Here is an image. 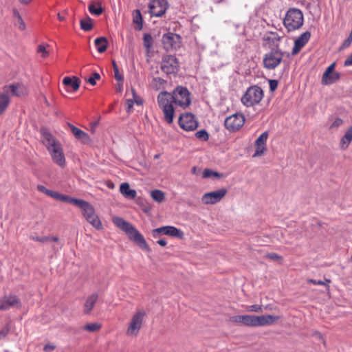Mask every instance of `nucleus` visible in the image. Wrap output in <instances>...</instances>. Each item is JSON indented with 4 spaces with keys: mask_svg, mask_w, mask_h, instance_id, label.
<instances>
[{
    "mask_svg": "<svg viewBox=\"0 0 352 352\" xmlns=\"http://www.w3.org/2000/svg\"><path fill=\"white\" fill-rule=\"evenodd\" d=\"M159 107L164 113V119L168 124L173 122L175 110L173 102L184 109L188 107L191 102L190 94L186 87H177L170 94L167 91H162L157 96Z\"/></svg>",
    "mask_w": 352,
    "mask_h": 352,
    "instance_id": "obj_1",
    "label": "nucleus"
},
{
    "mask_svg": "<svg viewBox=\"0 0 352 352\" xmlns=\"http://www.w3.org/2000/svg\"><path fill=\"white\" fill-rule=\"evenodd\" d=\"M41 138L53 161L60 167H64L65 158L60 142L45 129L41 130Z\"/></svg>",
    "mask_w": 352,
    "mask_h": 352,
    "instance_id": "obj_2",
    "label": "nucleus"
},
{
    "mask_svg": "<svg viewBox=\"0 0 352 352\" xmlns=\"http://www.w3.org/2000/svg\"><path fill=\"white\" fill-rule=\"evenodd\" d=\"M113 222L117 227L124 231L128 234L129 239L135 242L140 248L150 252L151 249L143 235L130 223L119 217H114Z\"/></svg>",
    "mask_w": 352,
    "mask_h": 352,
    "instance_id": "obj_3",
    "label": "nucleus"
},
{
    "mask_svg": "<svg viewBox=\"0 0 352 352\" xmlns=\"http://www.w3.org/2000/svg\"><path fill=\"white\" fill-rule=\"evenodd\" d=\"M303 14L300 10L289 8L285 14L283 24L291 32L299 29L303 25Z\"/></svg>",
    "mask_w": 352,
    "mask_h": 352,
    "instance_id": "obj_4",
    "label": "nucleus"
},
{
    "mask_svg": "<svg viewBox=\"0 0 352 352\" xmlns=\"http://www.w3.org/2000/svg\"><path fill=\"white\" fill-rule=\"evenodd\" d=\"M263 98V89L254 85L248 87L241 98V102L247 107L258 104Z\"/></svg>",
    "mask_w": 352,
    "mask_h": 352,
    "instance_id": "obj_5",
    "label": "nucleus"
},
{
    "mask_svg": "<svg viewBox=\"0 0 352 352\" xmlns=\"http://www.w3.org/2000/svg\"><path fill=\"white\" fill-rule=\"evenodd\" d=\"M285 53L279 48L272 49L264 55L263 63L267 69H274L282 63Z\"/></svg>",
    "mask_w": 352,
    "mask_h": 352,
    "instance_id": "obj_6",
    "label": "nucleus"
},
{
    "mask_svg": "<svg viewBox=\"0 0 352 352\" xmlns=\"http://www.w3.org/2000/svg\"><path fill=\"white\" fill-rule=\"evenodd\" d=\"M146 316V312L144 310H138L132 316L129 322V327L126 329V335L129 336H136L143 323L144 318Z\"/></svg>",
    "mask_w": 352,
    "mask_h": 352,
    "instance_id": "obj_7",
    "label": "nucleus"
},
{
    "mask_svg": "<svg viewBox=\"0 0 352 352\" xmlns=\"http://www.w3.org/2000/svg\"><path fill=\"white\" fill-rule=\"evenodd\" d=\"M179 69L178 59L173 55H165L163 56L161 63V69L167 75L175 74Z\"/></svg>",
    "mask_w": 352,
    "mask_h": 352,
    "instance_id": "obj_8",
    "label": "nucleus"
},
{
    "mask_svg": "<svg viewBox=\"0 0 352 352\" xmlns=\"http://www.w3.org/2000/svg\"><path fill=\"white\" fill-rule=\"evenodd\" d=\"M148 7L152 16L161 17L166 13L168 3L167 0H150Z\"/></svg>",
    "mask_w": 352,
    "mask_h": 352,
    "instance_id": "obj_9",
    "label": "nucleus"
},
{
    "mask_svg": "<svg viewBox=\"0 0 352 352\" xmlns=\"http://www.w3.org/2000/svg\"><path fill=\"white\" fill-rule=\"evenodd\" d=\"M21 306V302L16 295L8 294L0 298V311H8L13 308L20 309Z\"/></svg>",
    "mask_w": 352,
    "mask_h": 352,
    "instance_id": "obj_10",
    "label": "nucleus"
},
{
    "mask_svg": "<svg viewBox=\"0 0 352 352\" xmlns=\"http://www.w3.org/2000/svg\"><path fill=\"white\" fill-rule=\"evenodd\" d=\"M245 123V118L242 113H236L228 117L224 122L225 127L230 131H236L241 129Z\"/></svg>",
    "mask_w": 352,
    "mask_h": 352,
    "instance_id": "obj_11",
    "label": "nucleus"
},
{
    "mask_svg": "<svg viewBox=\"0 0 352 352\" xmlns=\"http://www.w3.org/2000/svg\"><path fill=\"white\" fill-rule=\"evenodd\" d=\"M179 125L185 131H194L198 127V121L193 114L186 113L179 116Z\"/></svg>",
    "mask_w": 352,
    "mask_h": 352,
    "instance_id": "obj_12",
    "label": "nucleus"
},
{
    "mask_svg": "<svg viewBox=\"0 0 352 352\" xmlns=\"http://www.w3.org/2000/svg\"><path fill=\"white\" fill-rule=\"evenodd\" d=\"M160 234H163L169 236L183 239L184 232L180 229L172 226H166L153 230V236L156 238Z\"/></svg>",
    "mask_w": 352,
    "mask_h": 352,
    "instance_id": "obj_13",
    "label": "nucleus"
},
{
    "mask_svg": "<svg viewBox=\"0 0 352 352\" xmlns=\"http://www.w3.org/2000/svg\"><path fill=\"white\" fill-rule=\"evenodd\" d=\"M227 190L226 188H221L215 191L205 193L201 198L203 204H215L219 202L226 195Z\"/></svg>",
    "mask_w": 352,
    "mask_h": 352,
    "instance_id": "obj_14",
    "label": "nucleus"
},
{
    "mask_svg": "<svg viewBox=\"0 0 352 352\" xmlns=\"http://www.w3.org/2000/svg\"><path fill=\"white\" fill-rule=\"evenodd\" d=\"M335 66L336 63H333L326 69L321 80L322 85H331L340 79V74L338 72H334Z\"/></svg>",
    "mask_w": 352,
    "mask_h": 352,
    "instance_id": "obj_15",
    "label": "nucleus"
},
{
    "mask_svg": "<svg viewBox=\"0 0 352 352\" xmlns=\"http://www.w3.org/2000/svg\"><path fill=\"white\" fill-rule=\"evenodd\" d=\"M179 41L180 36L172 32L164 34L162 38V44L167 50L177 47Z\"/></svg>",
    "mask_w": 352,
    "mask_h": 352,
    "instance_id": "obj_16",
    "label": "nucleus"
},
{
    "mask_svg": "<svg viewBox=\"0 0 352 352\" xmlns=\"http://www.w3.org/2000/svg\"><path fill=\"white\" fill-rule=\"evenodd\" d=\"M268 136V132L265 131L256 140L254 143L255 153L253 155V157L261 156L264 154L266 151V142Z\"/></svg>",
    "mask_w": 352,
    "mask_h": 352,
    "instance_id": "obj_17",
    "label": "nucleus"
},
{
    "mask_svg": "<svg viewBox=\"0 0 352 352\" xmlns=\"http://www.w3.org/2000/svg\"><path fill=\"white\" fill-rule=\"evenodd\" d=\"M281 38L282 37L277 32H267L263 38L265 42L264 45H267L271 50L278 48Z\"/></svg>",
    "mask_w": 352,
    "mask_h": 352,
    "instance_id": "obj_18",
    "label": "nucleus"
},
{
    "mask_svg": "<svg viewBox=\"0 0 352 352\" xmlns=\"http://www.w3.org/2000/svg\"><path fill=\"white\" fill-rule=\"evenodd\" d=\"M311 37V33L308 31L303 32L294 42V46L292 49V54H297L300 50L306 45Z\"/></svg>",
    "mask_w": 352,
    "mask_h": 352,
    "instance_id": "obj_19",
    "label": "nucleus"
},
{
    "mask_svg": "<svg viewBox=\"0 0 352 352\" xmlns=\"http://www.w3.org/2000/svg\"><path fill=\"white\" fill-rule=\"evenodd\" d=\"M280 316L272 315L256 316V327H263L272 324L278 320Z\"/></svg>",
    "mask_w": 352,
    "mask_h": 352,
    "instance_id": "obj_20",
    "label": "nucleus"
},
{
    "mask_svg": "<svg viewBox=\"0 0 352 352\" xmlns=\"http://www.w3.org/2000/svg\"><path fill=\"white\" fill-rule=\"evenodd\" d=\"M98 300V294L93 293L89 295L85 300L83 305V313L85 314H89L93 310L96 302Z\"/></svg>",
    "mask_w": 352,
    "mask_h": 352,
    "instance_id": "obj_21",
    "label": "nucleus"
},
{
    "mask_svg": "<svg viewBox=\"0 0 352 352\" xmlns=\"http://www.w3.org/2000/svg\"><path fill=\"white\" fill-rule=\"evenodd\" d=\"M69 126L70 127L71 131L76 137V138L79 140L82 143L89 144L91 142V138L87 133L84 132L81 129L76 127L72 124H69Z\"/></svg>",
    "mask_w": 352,
    "mask_h": 352,
    "instance_id": "obj_22",
    "label": "nucleus"
},
{
    "mask_svg": "<svg viewBox=\"0 0 352 352\" xmlns=\"http://www.w3.org/2000/svg\"><path fill=\"white\" fill-rule=\"evenodd\" d=\"M10 102L7 87H4L3 92L0 93V116L3 114L7 109Z\"/></svg>",
    "mask_w": 352,
    "mask_h": 352,
    "instance_id": "obj_23",
    "label": "nucleus"
},
{
    "mask_svg": "<svg viewBox=\"0 0 352 352\" xmlns=\"http://www.w3.org/2000/svg\"><path fill=\"white\" fill-rule=\"evenodd\" d=\"M10 89L12 95L21 97L27 95L28 91L25 86L21 84H12L7 87V89Z\"/></svg>",
    "mask_w": 352,
    "mask_h": 352,
    "instance_id": "obj_24",
    "label": "nucleus"
},
{
    "mask_svg": "<svg viewBox=\"0 0 352 352\" xmlns=\"http://www.w3.org/2000/svg\"><path fill=\"white\" fill-rule=\"evenodd\" d=\"M352 141V126L346 131L344 136L341 138L340 147L342 150L346 149Z\"/></svg>",
    "mask_w": 352,
    "mask_h": 352,
    "instance_id": "obj_25",
    "label": "nucleus"
},
{
    "mask_svg": "<svg viewBox=\"0 0 352 352\" xmlns=\"http://www.w3.org/2000/svg\"><path fill=\"white\" fill-rule=\"evenodd\" d=\"M63 83L67 87H71L72 90L76 91L80 87V80L76 76H66L63 78Z\"/></svg>",
    "mask_w": 352,
    "mask_h": 352,
    "instance_id": "obj_26",
    "label": "nucleus"
},
{
    "mask_svg": "<svg viewBox=\"0 0 352 352\" xmlns=\"http://www.w3.org/2000/svg\"><path fill=\"white\" fill-rule=\"evenodd\" d=\"M120 191L127 199H134L137 195L136 191L131 189L128 183H122L120 185Z\"/></svg>",
    "mask_w": 352,
    "mask_h": 352,
    "instance_id": "obj_27",
    "label": "nucleus"
},
{
    "mask_svg": "<svg viewBox=\"0 0 352 352\" xmlns=\"http://www.w3.org/2000/svg\"><path fill=\"white\" fill-rule=\"evenodd\" d=\"M94 43L99 53H103L106 51L108 44L106 37L101 36L96 38Z\"/></svg>",
    "mask_w": 352,
    "mask_h": 352,
    "instance_id": "obj_28",
    "label": "nucleus"
},
{
    "mask_svg": "<svg viewBox=\"0 0 352 352\" xmlns=\"http://www.w3.org/2000/svg\"><path fill=\"white\" fill-rule=\"evenodd\" d=\"M80 26L82 30L89 32L93 28V20L89 16L85 19H81L80 21Z\"/></svg>",
    "mask_w": 352,
    "mask_h": 352,
    "instance_id": "obj_29",
    "label": "nucleus"
},
{
    "mask_svg": "<svg viewBox=\"0 0 352 352\" xmlns=\"http://www.w3.org/2000/svg\"><path fill=\"white\" fill-rule=\"evenodd\" d=\"M153 38L152 36L148 33L144 34L143 36V44L147 52H149L151 51L153 46Z\"/></svg>",
    "mask_w": 352,
    "mask_h": 352,
    "instance_id": "obj_30",
    "label": "nucleus"
},
{
    "mask_svg": "<svg viewBox=\"0 0 352 352\" xmlns=\"http://www.w3.org/2000/svg\"><path fill=\"white\" fill-rule=\"evenodd\" d=\"M87 221L97 230H101L102 228V223L96 213L87 219Z\"/></svg>",
    "mask_w": 352,
    "mask_h": 352,
    "instance_id": "obj_31",
    "label": "nucleus"
},
{
    "mask_svg": "<svg viewBox=\"0 0 352 352\" xmlns=\"http://www.w3.org/2000/svg\"><path fill=\"white\" fill-rule=\"evenodd\" d=\"M152 199L157 202L162 203L164 200V193L160 190H154L151 192Z\"/></svg>",
    "mask_w": 352,
    "mask_h": 352,
    "instance_id": "obj_32",
    "label": "nucleus"
},
{
    "mask_svg": "<svg viewBox=\"0 0 352 352\" xmlns=\"http://www.w3.org/2000/svg\"><path fill=\"white\" fill-rule=\"evenodd\" d=\"M166 80L164 79L157 77L154 78L151 82V87L155 90H160L164 87Z\"/></svg>",
    "mask_w": 352,
    "mask_h": 352,
    "instance_id": "obj_33",
    "label": "nucleus"
},
{
    "mask_svg": "<svg viewBox=\"0 0 352 352\" xmlns=\"http://www.w3.org/2000/svg\"><path fill=\"white\" fill-rule=\"evenodd\" d=\"M243 324L248 327H256V316L243 315Z\"/></svg>",
    "mask_w": 352,
    "mask_h": 352,
    "instance_id": "obj_34",
    "label": "nucleus"
},
{
    "mask_svg": "<svg viewBox=\"0 0 352 352\" xmlns=\"http://www.w3.org/2000/svg\"><path fill=\"white\" fill-rule=\"evenodd\" d=\"M133 23L139 25L138 30L142 28V16L139 10H135L133 11Z\"/></svg>",
    "mask_w": 352,
    "mask_h": 352,
    "instance_id": "obj_35",
    "label": "nucleus"
},
{
    "mask_svg": "<svg viewBox=\"0 0 352 352\" xmlns=\"http://www.w3.org/2000/svg\"><path fill=\"white\" fill-rule=\"evenodd\" d=\"M98 8H96L94 3H91L89 6L88 10L91 14L96 15V16H98L102 14L103 10L101 7L100 3H98Z\"/></svg>",
    "mask_w": 352,
    "mask_h": 352,
    "instance_id": "obj_36",
    "label": "nucleus"
},
{
    "mask_svg": "<svg viewBox=\"0 0 352 352\" xmlns=\"http://www.w3.org/2000/svg\"><path fill=\"white\" fill-rule=\"evenodd\" d=\"M101 328V324L99 323H90L83 326L82 329L89 332H95Z\"/></svg>",
    "mask_w": 352,
    "mask_h": 352,
    "instance_id": "obj_37",
    "label": "nucleus"
},
{
    "mask_svg": "<svg viewBox=\"0 0 352 352\" xmlns=\"http://www.w3.org/2000/svg\"><path fill=\"white\" fill-rule=\"evenodd\" d=\"M36 188L39 192H43L45 195L54 199L56 191L49 190L47 188H45L44 186L41 185V184L37 185Z\"/></svg>",
    "mask_w": 352,
    "mask_h": 352,
    "instance_id": "obj_38",
    "label": "nucleus"
},
{
    "mask_svg": "<svg viewBox=\"0 0 352 352\" xmlns=\"http://www.w3.org/2000/svg\"><path fill=\"white\" fill-rule=\"evenodd\" d=\"M36 188L39 192H43L45 195L54 199L56 191L49 190L47 188H45L44 186L41 185V184L37 185Z\"/></svg>",
    "mask_w": 352,
    "mask_h": 352,
    "instance_id": "obj_39",
    "label": "nucleus"
},
{
    "mask_svg": "<svg viewBox=\"0 0 352 352\" xmlns=\"http://www.w3.org/2000/svg\"><path fill=\"white\" fill-rule=\"evenodd\" d=\"M72 204L79 207L80 208H81L82 210L86 208L87 207L88 205H89L90 204L85 200H82V199H76V198H73V199L72 200Z\"/></svg>",
    "mask_w": 352,
    "mask_h": 352,
    "instance_id": "obj_40",
    "label": "nucleus"
},
{
    "mask_svg": "<svg viewBox=\"0 0 352 352\" xmlns=\"http://www.w3.org/2000/svg\"><path fill=\"white\" fill-rule=\"evenodd\" d=\"M112 65H113V72H114V77H115L116 80H118V82H122L123 75L120 73L118 67L115 60L112 61Z\"/></svg>",
    "mask_w": 352,
    "mask_h": 352,
    "instance_id": "obj_41",
    "label": "nucleus"
},
{
    "mask_svg": "<svg viewBox=\"0 0 352 352\" xmlns=\"http://www.w3.org/2000/svg\"><path fill=\"white\" fill-rule=\"evenodd\" d=\"M54 199L62 201L64 202H68L72 204V200L73 199L72 197H70L67 195L60 194L56 191L55 195L54 197Z\"/></svg>",
    "mask_w": 352,
    "mask_h": 352,
    "instance_id": "obj_42",
    "label": "nucleus"
},
{
    "mask_svg": "<svg viewBox=\"0 0 352 352\" xmlns=\"http://www.w3.org/2000/svg\"><path fill=\"white\" fill-rule=\"evenodd\" d=\"M94 214H96V212L91 204L88 205L87 207L83 210V216L86 220L90 218Z\"/></svg>",
    "mask_w": 352,
    "mask_h": 352,
    "instance_id": "obj_43",
    "label": "nucleus"
},
{
    "mask_svg": "<svg viewBox=\"0 0 352 352\" xmlns=\"http://www.w3.org/2000/svg\"><path fill=\"white\" fill-rule=\"evenodd\" d=\"M221 174L217 172L213 171L210 169H205L203 172V177L204 178H209L211 177H220Z\"/></svg>",
    "mask_w": 352,
    "mask_h": 352,
    "instance_id": "obj_44",
    "label": "nucleus"
},
{
    "mask_svg": "<svg viewBox=\"0 0 352 352\" xmlns=\"http://www.w3.org/2000/svg\"><path fill=\"white\" fill-rule=\"evenodd\" d=\"M99 79H100V75L98 72H94L90 77L86 78L85 80L94 86L96 84V80Z\"/></svg>",
    "mask_w": 352,
    "mask_h": 352,
    "instance_id": "obj_45",
    "label": "nucleus"
},
{
    "mask_svg": "<svg viewBox=\"0 0 352 352\" xmlns=\"http://www.w3.org/2000/svg\"><path fill=\"white\" fill-rule=\"evenodd\" d=\"M195 136L197 138L202 140L204 141H207L209 138V135L208 132L204 129L196 132Z\"/></svg>",
    "mask_w": 352,
    "mask_h": 352,
    "instance_id": "obj_46",
    "label": "nucleus"
},
{
    "mask_svg": "<svg viewBox=\"0 0 352 352\" xmlns=\"http://www.w3.org/2000/svg\"><path fill=\"white\" fill-rule=\"evenodd\" d=\"M30 239L34 241H38L41 243H47L50 241V237L46 236H38L36 235H31Z\"/></svg>",
    "mask_w": 352,
    "mask_h": 352,
    "instance_id": "obj_47",
    "label": "nucleus"
},
{
    "mask_svg": "<svg viewBox=\"0 0 352 352\" xmlns=\"http://www.w3.org/2000/svg\"><path fill=\"white\" fill-rule=\"evenodd\" d=\"M246 309L248 311L256 312V313L263 311V307L261 305H253L248 306Z\"/></svg>",
    "mask_w": 352,
    "mask_h": 352,
    "instance_id": "obj_48",
    "label": "nucleus"
},
{
    "mask_svg": "<svg viewBox=\"0 0 352 352\" xmlns=\"http://www.w3.org/2000/svg\"><path fill=\"white\" fill-rule=\"evenodd\" d=\"M14 25L21 30H24L26 28L25 23L21 16L16 19V21L14 22Z\"/></svg>",
    "mask_w": 352,
    "mask_h": 352,
    "instance_id": "obj_49",
    "label": "nucleus"
},
{
    "mask_svg": "<svg viewBox=\"0 0 352 352\" xmlns=\"http://www.w3.org/2000/svg\"><path fill=\"white\" fill-rule=\"evenodd\" d=\"M37 52L38 53H41V56L43 58L47 57L49 55V52L46 50L45 47L43 45H38Z\"/></svg>",
    "mask_w": 352,
    "mask_h": 352,
    "instance_id": "obj_50",
    "label": "nucleus"
},
{
    "mask_svg": "<svg viewBox=\"0 0 352 352\" xmlns=\"http://www.w3.org/2000/svg\"><path fill=\"white\" fill-rule=\"evenodd\" d=\"M230 320L235 323H241L243 324V316L237 315L230 318Z\"/></svg>",
    "mask_w": 352,
    "mask_h": 352,
    "instance_id": "obj_51",
    "label": "nucleus"
},
{
    "mask_svg": "<svg viewBox=\"0 0 352 352\" xmlns=\"http://www.w3.org/2000/svg\"><path fill=\"white\" fill-rule=\"evenodd\" d=\"M342 123H343V120L341 118H338L331 124L330 129H333L338 128L339 126H340L342 124Z\"/></svg>",
    "mask_w": 352,
    "mask_h": 352,
    "instance_id": "obj_52",
    "label": "nucleus"
},
{
    "mask_svg": "<svg viewBox=\"0 0 352 352\" xmlns=\"http://www.w3.org/2000/svg\"><path fill=\"white\" fill-rule=\"evenodd\" d=\"M278 81L276 80H269V85H270V90L271 91H275L278 87Z\"/></svg>",
    "mask_w": 352,
    "mask_h": 352,
    "instance_id": "obj_53",
    "label": "nucleus"
},
{
    "mask_svg": "<svg viewBox=\"0 0 352 352\" xmlns=\"http://www.w3.org/2000/svg\"><path fill=\"white\" fill-rule=\"evenodd\" d=\"M265 257H267L271 260H273V261L280 260L282 258V257L280 256H279L278 254H277L276 253L267 254L265 255Z\"/></svg>",
    "mask_w": 352,
    "mask_h": 352,
    "instance_id": "obj_54",
    "label": "nucleus"
},
{
    "mask_svg": "<svg viewBox=\"0 0 352 352\" xmlns=\"http://www.w3.org/2000/svg\"><path fill=\"white\" fill-rule=\"evenodd\" d=\"M134 104V100L131 99H129L126 100V111L129 112L131 109H132Z\"/></svg>",
    "mask_w": 352,
    "mask_h": 352,
    "instance_id": "obj_55",
    "label": "nucleus"
},
{
    "mask_svg": "<svg viewBox=\"0 0 352 352\" xmlns=\"http://www.w3.org/2000/svg\"><path fill=\"white\" fill-rule=\"evenodd\" d=\"M56 348L55 345L51 344H47L44 346L43 350L45 351H52L54 350Z\"/></svg>",
    "mask_w": 352,
    "mask_h": 352,
    "instance_id": "obj_56",
    "label": "nucleus"
},
{
    "mask_svg": "<svg viewBox=\"0 0 352 352\" xmlns=\"http://www.w3.org/2000/svg\"><path fill=\"white\" fill-rule=\"evenodd\" d=\"M308 282L311 283L314 285H327V283H325L322 280H314V279H309Z\"/></svg>",
    "mask_w": 352,
    "mask_h": 352,
    "instance_id": "obj_57",
    "label": "nucleus"
},
{
    "mask_svg": "<svg viewBox=\"0 0 352 352\" xmlns=\"http://www.w3.org/2000/svg\"><path fill=\"white\" fill-rule=\"evenodd\" d=\"M344 66H352V54L344 60Z\"/></svg>",
    "mask_w": 352,
    "mask_h": 352,
    "instance_id": "obj_58",
    "label": "nucleus"
},
{
    "mask_svg": "<svg viewBox=\"0 0 352 352\" xmlns=\"http://www.w3.org/2000/svg\"><path fill=\"white\" fill-rule=\"evenodd\" d=\"M8 328H4L0 331V339L4 338L8 333Z\"/></svg>",
    "mask_w": 352,
    "mask_h": 352,
    "instance_id": "obj_59",
    "label": "nucleus"
},
{
    "mask_svg": "<svg viewBox=\"0 0 352 352\" xmlns=\"http://www.w3.org/2000/svg\"><path fill=\"white\" fill-rule=\"evenodd\" d=\"M157 244H159L160 246L164 247L166 245L167 242L165 239H160L157 241Z\"/></svg>",
    "mask_w": 352,
    "mask_h": 352,
    "instance_id": "obj_60",
    "label": "nucleus"
},
{
    "mask_svg": "<svg viewBox=\"0 0 352 352\" xmlns=\"http://www.w3.org/2000/svg\"><path fill=\"white\" fill-rule=\"evenodd\" d=\"M12 14L16 19L21 16V14H19V12L15 8L12 10Z\"/></svg>",
    "mask_w": 352,
    "mask_h": 352,
    "instance_id": "obj_61",
    "label": "nucleus"
},
{
    "mask_svg": "<svg viewBox=\"0 0 352 352\" xmlns=\"http://www.w3.org/2000/svg\"><path fill=\"white\" fill-rule=\"evenodd\" d=\"M32 0H19V2L23 5L29 4Z\"/></svg>",
    "mask_w": 352,
    "mask_h": 352,
    "instance_id": "obj_62",
    "label": "nucleus"
},
{
    "mask_svg": "<svg viewBox=\"0 0 352 352\" xmlns=\"http://www.w3.org/2000/svg\"><path fill=\"white\" fill-rule=\"evenodd\" d=\"M50 241H53L54 242H58L59 239L58 237L57 236H50Z\"/></svg>",
    "mask_w": 352,
    "mask_h": 352,
    "instance_id": "obj_63",
    "label": "nucleus"
},
{
    "mask_svg": "<svg viewBox=\"0 0 352 352\" xmlns=\"http://www.w3.org/2000/svg\"><path fill=\"white\" fill-rule=\"evenodd\" d=\"M57 17H58V19L59 21H64V20H65V17H64V16H61V15L60 14V13H58V14H57Z\"/></svg>",
    "mask_w": 352,
    "mask_h": 352,
    "instance_id": "obj_64",
    "label": "nucleus"
}]
</instances>
